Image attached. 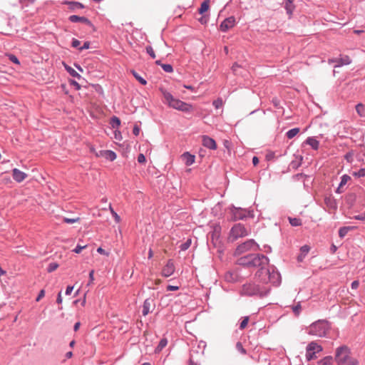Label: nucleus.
<instances>
[{
  "mask_svg": "<svg viewBox=\"0 0 365 365\" xmlns=\"http://www.w3.org/2000/svg\"><path fill=\"white\" fill-rule=\"evenodd\" d=\"M13 178L17 182L23 181V172L14 168L13 170Z\"/></svg>",
  "mask_w": 365,
  "mask_h": 365,
  "instance_id": "a878e982",
  "label": "nucleus"
},
{
  "mask_svg": "<svg viewBox=\"0 0 365 365\" xmlns=\"http://www.w3.org/2000/svg\"><path fill=\"white\" fill-rule=\"evenodd\" d=\"M322 351V346L315 341L308 344L306 348V359L311 361L317 357L316 354Z\"/></svg>",
  "mask_w": 365,
  "mask_h": 365,
  "instance_id": "1a4fd4ad",
  "label": "nucleus"
},
{
  "mask_svg": "<svg viewBox=\"0 0 365 365\" xmlns=\"http://www.w3.org/2000/svg\"><path fill=\"white\" fill-rule=\"evenodd\" d=\"M166 289L168 291H177L179 289V287L174 285H168Z\"/></svg>",
  "mask_w": 365,
  "mask_h": 365,
  "instance_id": "4d7b16f0",
  "label": "nucleus"
},
{
  "mask_svg": "<svg viewBox=\"0 0 365 365\" xmlns=\"http://www.w3.org/2000/svg\"><path fill=\"white\" fill-rule=\"evenodd\" d=\"M247 230L242 224L238 223L235 225L230 230V237L237 240L239 237L247 236Z\"/></svg>",
  "mask_w": 365,
  "mask_h": 365,
  "instance_id": "9d476101",
  "label": "nucleus"
},
{
  "mask_svg": "<svg viewBox=\"0 0 365 365\" xmlns=\"http://www.w3.org/2000/svg\"><path fill=\"white\" fill-rule=\"evenodd\" d=\"M78 220H79L78 217H77V218H68V217L63 218V222L67 224H73L74 222H78Z\"/></svg>",
  "mask_w": 365,
  "mask_h": 365,
  "instance_id": "49530a36",
  "label": "nucleus"
},
{
  "mask_svg": "<svg viewBox=\"0 0 365 365\" xmlns=\"http://www.w3.org/2000/svg\"><path fill=\"white\" fill-rule=\"evenodd\" d=\"M305 143L310 145L314 150H317L319 149V141L314 137H308L305 140Z\"/></svg>",
  "mask_w": 365,
  "mask_h": 365,
  "instance_id": "6ab92c4d",
  "label": "nucleus"
},
{
  "mask_svg": "<svg viewBox=\"0 0 365 365\" xmlns=\"http://www.w3.org/2000/svg\"><path fill=\"white\" fill-rule=\"evenodd\" d=\"M237 347L238 348V349L242 353V354H245L246 353V351L245 349L242 347L241 343L238 342L237 344Z\"/></svg>",
  "mask_w": 365,
  "mask_h": 365,
  "instance_id": "680f3d73",
  "label": "nucleus"
},
{
  "mask_svg": "<svg viewBox=\"0 0 365 365\" xmlns=\"http://www.w3.org/2000/svg\"><path fill=\"white\" fill-rule=\"evenodd\" d=\"M68 20L72 23L81 22V23H83V24L88 25V26H91V27L93 26V24L91 23V21L88 19H87L86 17H84V16H79L77 15H71L68 17Z\"/></svg>",
  "mask_w": 365,
  "mask_h": 365,
  "instance_id": "4468645a",
  "label": "nucleus"
},
{
  "mask_svg": "<svg viewBox=\"0 0 365 365\" xmlns=\"http://www.w3.org/2000/svg\"><path fill=\"white\" fill-rule=\"evenodd\" d=\"M103 153L104 154V158L110 161H113L117 158L116 153L110 150H106Z\"/></svg>",
  "mask_w": 365,
  "mask_h": 365,
  "instance_id": "5701e85b",
  "label": "nucleus"
},
{
  "mask_svg": "<svg viewBox=\"0 0 365 365\" xmlns=\"http://www.w3.org/2000/svg\"><path fill=\"white\" fill-rule=\"evenodd\" d=\"M145 161H146L145 156L143 153L139 154L138 156V162L139 163H145Z\"/></svg>",
  "mask_w": 365,
  "mask_h": 365,
  "instance_id": "3c124183",
  "label": "nucleus"
},
{
  "mask_svg": "<svg viewBox=\"0 0 365 365\" xmlns=\"http://www.w3.org/2000/svg\"><path fill=\"white\" fill-rule=\"evenodd\" d=\"M270 289L269 286L264 285L255 278V282L245 284L242 286L241 294L249 297L257 296L264 297L269 294Z\"/></svg>",
  "mask_w": 365,
  "mask_h": 365,
  "instance_id": "f03ea898",
  "label": "nucleus"
},
{
  "mask_svg": "<svg viewBox=\"0 0 365 365\" xmlns=\"http://www.w3.org/2000/svg\"><path fill=\"white\" fill-rule=\"evenodd\" d=\"M212 105L216 109H218L222 106L223 101L221 98H217L212 102Z\"/></svg>",
  "mask_w": 365,
  "mask_h": 365,
  "instance_id": "ea45409f",
  "label": "nucleus"
},
{
  "mask_svg": "<svg viewBox=\"0 0 365 365\" xmlns=\"http://www.w3.org/2000/svg\"><path fill=\"white\" fill-rule=\"evenodd\" d=\"M64 4H68L69 6L68 8L72 11L82 9L84 8V6L81 3L77 1H65Z\"/></svg>",
  "mask_w": 365,
  "mask_h": 365,
  "instance_id": "412c9836",
  "label": "nucleus"
},
{
  "mask_svg": "<svg viewBox=\"0 0 365 365\" xmlns=\"http://www.w3.org/2000/svg\"><path fill=\"white\" fill-rule=\"evenodd\" d=\"M301 309H302V307H301V304L299 302L297 304L292 307V311L296 316L299 315Z\"/></svg>",
  "mask_w": 365,
  "mask_h": 365,
  "instance_id": "79ce46f5",
  "label": "nucleus"
},
{
  "mask_svg": "<svg viewBox=\"0 0 365 365\" xmlns=\"http://www.w3.org/2000/svg\"><path fill=\"white\" fill-rule=\"evenodd\" d=\"M272 103L276 108H280V101L278 98H273L272 100Z\"/></svg>",
  "mask_w": 365,
  "mask_h": 365,
  "instance_id": "8fccbe9b",
  "label": "nucleus"
},
{
  "mask_svg": "<svg viewBox=\"0 0 365 365\" xmlns=\"http://www.w3.org/2000/svg\"><path fill=\"white\" fill-rule=\"evenodd\" d=\"M80 44H81L80 41H78L76 38H73L72 42H71L72 47H73V48H78Z\"/></svg>",
  "mask_w": 365,
  "mask_h": 365,
  "instance_id": "603ef678",
  "label": "nucleus"
},
{
  "mask_svg": "<svg viewBox=\"0 0 365 365\" xmlns=\"http://www.w3.org/2000/svg\"><path fill=\"white\" fill-rule=\"evenodd\" d=\"M73 286H68V287H66V292H65V294H66V295H69V294H71V292H73Z\"/></svg>",
  "mask_w": 365,
  "mask_h": 365,
  "instance_id": "052dcab7",
  "label": "nucleus"
},
{
  "mask_svg": "<svg viewBox=\"0 0 365 365\" xmlns=\"http://www.w3.org/2000/svg\"><path fill=\"white\" fill-rule=\"evenodd\" d=\"M352 175L357 178H362L365 176V168H361L358 171L353 172Z\"/></svg>",
  "mask_w": 365,
  "mask_h": 365,
  "instance_id": "58836bf2",
  "label": "nucleus"
},
{
  "mask_svg": "<svg viewBox=\"0 0 365 365\" xmlns=\"http://www.w3.org/2000/svg\"><path fill=\"white\" fill-rule=\"evenodd\" d=\"M248 322H249V317H245L243 318L242 321L240 322V329H245L247 327Z\"/></svg>",
  "mask_w": 365,
  "mask_h": 365,
  "instance_id": "c03bdc74",
  "label": "nucleus"
},
{
  "mask_svg": "<svg viewBox=\"0 0 365 365\" xmlns=\"http://www.w3.org/2000/svg\"><path fill=\"white\" fill-rule=\"evenodd\" d=\"M175 272V266L171 259H169L167 264L162 269V275L165 277L171 276Z\"/></svg>",
  "mask_w": 365,
  "mask_h": 365,
  "instance_id": "ddd939ff",
  "label": "nucleus"
},
{
  "mask_svg": "<svg viewBox=\"0 0 365 365\" xmlns=\"http://www.w3.org/2000/svg\"><path fill=\"white\" fill-rule=\"evenodd\" d=\"M337 62V64L335 67H340L344 65H349L351 63V61L348 56H345L339 59H329V63Z\"/></svg>",
  "mask_w": 365,
  "mask_h": 365,
  "instance_id": "f3484780",
  "label": "nucleus"
},
{
  "mask_svg": "<svg viewBox=\"0 0 365 365\" xmlns=\"http://www.w3.org/2000/svg\"><path fill=\"white\" fill-rule=\"evenodd\" d=\"M309 251V247L308 245H304L301 247V252L307 254Z\"/></svg>",
  "mask_w": 365,
  "mask_h": 365,
  "instance_id": "bf43d9fd",
  "label": "nucleus"
},
{
  "mask_svg": "<svg viewBox=\"0 0 365 365\" xmlns=\"http://www.w3.org/2000/svg\"><path fill=\"white\" fill-rule=\"evenodd\" d=\"M183 160H185V163L187 166H190L195 163V157L193 155H191L188 152H186L182 155Z\"/></svg>",
  "mask_w": 365,
  "mask_h": 365,
  "instance_id": "aec40b11",
  "label": "nucleus"
},
{
  "mask_svg": "<svg viewBox=\"0 0 365 365\" xmlns=\"http://www.w3.org/2000/svg\"><path fill=\"white\" fill-rule=\"evenodd\" d=\"M139 133H140V128L138 127V126H134L133 128V133L135 135H139Z\"/></svg>",
  "mask_w": 365,
  "mask_h": 365,
  "instance_id": "69168bd1",
  "label": "nucleus"
},
{
  "mask_svg": "<svg viewBox=\"0 0 365 365\" xmlns=\"http://www.w3.org/2000/svg\"><path fill=\"white\" fill-rule=\"evenodd\" d=\"M87 247V245H81L78 244L76 247L74 248L73 252L76 254L80 253L83 249H85Z\"/></svg>",
  "mask_w": 365,
  "mask_h": 365,
  "instance_id": "a18cd8bd",
  "label": "nucleus"
},
{
  "mask_svg": "<svg viewBox=\"0 0 365 365\" xmlns=\"http://www.w3.org/2000/svg\"><path fill=\"white\" fill-rule=\"evenodd\" d=\"M28 172H24V180L27 178H29V180H34L36 181H39L40 179H43L42 175L35 169H32L29 170L27 169Z\"/></svg>",
  "mask_w": 365,
  "mask_h": 365,
  "instance_id": "2eb2a0df",
  "label": "nucleus"
},
{
  "mask_svg": "<svg viewBox=\"0 0 365 365\" xmlns=\"http://www.w3.org/2000/svg\"><path fill=\"white\" fill-rule=\"evenodd\" d=\"M232 219L234 221L244 220L247 218H254L255 214L252 209H244L232 205L230 207Z\"/></svg>",
  "mask_w": 365,
  "mask_h": 365,
  "instance_id": "0eeeda50",
  "label": "nucleus"
},
{
  "mask_svg": "<svg viewBox=\"0 0 365 365\" xmlns=\"http://www.w3.org/2000/svg\"><path fill=\"white\" fill-rule=\"evenodd\" d=\"M116 223H119L121 220L120 217L118 215V213L115 210H112L111 213Z\"/></svg>",
  "mask_w": 365,
  "mask_h": 365,
  "instance_id": "09e8293b",
  "label": "nucleus"
},
{
  "mask_svg": "<svg viewBox=\"0 0 365 365\" xmlns=\"http://www.w3.org/2000/svg\"><path fill=\"white\" fill-rule=\"evenodd\" d=\"M64 68L66 71L73 77L77 78L78 79H80L81 78V76L72 67L67 64H64Z\"/></svg>",
  "mask_w": 365,
  "mask_h": 365,
  "instance_id": "4be33fe9",
  "label": "nucleus"
},
{
  "mask_svg": "<svg viewBox=\"0 0 365 365\" xmlns=\"http://www.w3.org/2000/svg\"><path fill=\"white\" fill-rule=\"evenodd\" d=\"M329 329L330 325L328 321L325 319H319L311 324L307 328V333L309 335L316 337H324Z\"/></svg>",
  "mask_w": 365,
  "mask_h": 365,
  "instance_id": "423d86ee",
  "label": "nucleus"
},
{
  "mask_svg": "<svg viewBox=\"0 0 365 365\" xmlns=\"http://www.w3.org/2000/svg\"><path fill=\"white\" fill-rule=\"evenodd\" d=\"M110 124L113 128H118L120 125V120L116 116H113L110 118Z\"/></svg>",
  "mask_w": 365,
  "mask_h": 365,
  "instance_id": "c85d7f7f",
  "label": "nucleus"
},
{
  "mask_svg": "<svg viewBox=\"0 0 365 365\" xmlns=\"http://www.w3.org/2000/svg\"><path fill=\"white\" fill-rule=\"evenodd\" d=\"M235 278L236 276L232 272H228L225 274V279L227 282L235 281Z\"/></svg>",
  "mask_w": 365,
  "mask_h": 365,
  "instance_id": "e433bc0d",
  "label": "nucleus"
},
{
  "mask_svg": "<svg viewBox=\"0 0 365 365\" xmlns=\"http://www.w3.org/2000/svg\"><path fill=\"white\" fill-rule=\"evenodd\" d=\"M154 306L153 300L151 299H146L143 304L142 313L143 316L148 315L151 312V307Z\"/></svg>",
  "mask_w": 365,
  "mask_h": 365,
  "instance_id": "a211bd4d",
  "label": "nucleus"
},
{
  "mask_svg": "<svg viewBox=\"0 0 365 365\" xmlns=\"http://www.w3.org/2000/svg\"><path fill=\"white\" fill-rule=\"evenodd\" d=\"M160 91L163 96L165 103L170 108L187 113L192 110V105L175 98L170 92L163 88H160Z\"/></svg>",
  "mask_w": 365,
  "mask_h": 365,
  "instance_id": "20e7f679",
  "label": "nucleus"
},
{
  "mask_svg": "<svg viewBox=\"0 0 365 365\" xmlns=\"http://www.w3.org/2000/svg\"><path fill=\"white\" fill-rule=\"evenodd\" d=\"M259 250V245L252 239L247 240L245 242L240 244L235 251V255H241L247 252H255Z\"/></svg>",
  "mask_w": 365,
  "mask_h": 365,
  "instance_id": "6e6552de",
  "label": "nucleus"
},
{
  "mask_svg": "<svg viewBox=\"0 0 365 365\" xmlns=\"http://www.w3.org/2000/svg\"><path fill=\"white\" fill-rule=\"evenodd\" d=\"M145 50H146V53L152 58H155V53L154 52V50L152 46H146L145 48Z\"/></svg>",
  "mask_w": 365,
  "mask_h": 365,
  "instance_id": "a19ab883",
  "label": "nucleus"
},
{
  "mask_svg": "<svg viewBox=\"0 0 365 365\" xmlns=\"http://www.w3.org/2000/svg\"><path fill=\"white\" fill-rule=\"evenodd\" d=\"M132 74L135 77V78L142 85L145 86L147 84V81L140 76L136 71L134 70L131 71Z\"/></svg>",
  "mask_w": 365,
  "mask_h": 365,
  "instance_id": "c756f323",
  "label": "nucleus"
},
{
  "mask_svg": "<svg viewBox=\"0 0 365 365\" xmlns=\"http://www.w3.org/2000/svg\"><path fill=\"white\" fill-rule=\"evenodd\" d=\"M58 267V264L56 262H51L48 267H47V272H52L55 271Z\"/></svg>",
  "mask_w": 365,
  "mask_h": 365,
  "instance_id": "4c0bfd02",
  "label": "nucleus"
},
{
  "mask_svg": "<svg viewBox=\"0 0 365 365\" xmlns=\"http://www.w3.org/2000/svg\"><path fill=\"white\" fill-rule=\"evenodd\" d=\"M252 163L254 165H257L259 163V159L257 156L252 158Z\"/></svg>",
  "mask_w": 365,
  "mask_h": 365,
  "instance_id": "774afa93",
  "label": "nucleus"
},
{
  "mask_svg": "<svg viewBox=\"0 0 365 365\" xmlns=\"http://www.w3.org/2000/svg\"><path fill=\"white\" fill-rule=\"evenodd\" d=\"M162 68L165 72L167 73H172L173 71V68L170 64L163 63V65H162Z\"/></svg>",
  "mask_w": 365,
  "mask_h": 365,
  "instance_id": "37998d69",
  "label": "nucleus"
},
{
  "mask_svg": "<svg viewBox=\"0 0 365 365\" xmlns=\"http://www.w3.org/2000/svg\"><path fill=\"white\" fill-rule=\"evenodd\" d=\"M235 24V18L230 16L225 19L220 24V29L223 32H226L230 29L232 28Z\"/></svg>",
  "mask_w": 365,
  "mask_h": 365,
  "instance_id": "f8f14e48",
  "label": "nucleus"
},
{
  "mask_svg": "<svg viewBox=\"0 0 365 365\" xmlns=\"http://www.w3.org/2000/svg\"><path fill=\"white\" fill-rule=\"evenodd\" d=\"M70 83H71V85H73L75 87V88L76 90H80L81 89V86H80V84L77 81H76L74 80H71L70 81Z\"/></svg>",
  "mask_w": 365,
  "mask_h": 365,
  "instance_id": "6e6d98bb",
  "label": "nucleus"
},
{
  "mask_svg": "<svg viewBox=\"0 0 365 365\" xmlns=\"http://www.w3.org/2000/svg\"><path fill=\"white\" fill-rule=\"evenodd\" d=\"M44 296H45V291H44V289H41L39 292V293L36 299V301L39 302Z\"/></svg>",
  "mask_w": 365,
  "mask_h": 365,
  "instance_id": "5fc2aeb1",
  "label": "nucleus"
},
{
  "mask_svg": "<svg viewBox=\"0 0 365 365\" xmlns=\"http://www.w3.org/2000/svg\"><path fill=\"white\" fill-rule=\"evenodd\" d=\"M359 282L357 280H354L351 282V287L352 289H356L359 287Z\"/></svg>",
  "mask_w": 365,
  "mask_h": 365,
  "instance_id": "13d9d810",
  "label": "nucleus"
},
{
  "mask_svg": "<svg viewBox=\"0 0 365 365\" xmlns=\"http://www.w3.org/2000/svg\"><path fill=\"white\" fill-rule=\"evenodd\" d=\"M90 48V42L89 41H85L83 43V45L81 46V47H79L78 49L79 51H83V50H85V49H88Z\"/></svg>",
  "mask_w": 365,
  "mask_h": 365,
  "instance_id": "864d4df0",
  "label": "nucleus"
},
{
  "mask_svg": "<svg viewBox=\"0 0 365 365\" xmlns=\"http://www.w3.org/2000/svg\"><path fill=\"white\" fill-rule=\"evenodd\" d=\"M354 219L358 220H364L365 215L361 214V215H356V216H354Z\"/></svg>",
  "mask_w": 365,
  "mask_h": 365,
  "instance_id": "0e129e2a",
  "label": "nucleus"
},
{
  "mask_svg": "<svg viewBox=\"0 0 365 365\" xmlns=\"http://www.w3.org/2000/svg\"><path fill=\"white\" fill-rule=\"evenodd\" d=\"M299 128H292L287 132L286 136L287 137V138L292 139L295 135H297L299 133Z\"/></svg>",
  "mask_w": 365,
  "mask_h": 365,
  "instance_id": "cd10ccee",
  "label": "nucleus"
},
{
  "mask_svg": "<svg viewBox=\"0 0 365 365\" xmlns=\"http://www.w3.org/2000/svg\"><path fill=\"white\" fill-rule=\"evenodd\" d=\"M356 111L361 117H365V106L362 103L356 106Z\"/></svg>",
  "mask_w": 365,
  "mask_h": 365,
  "instance_id": "7c9ffc66",
  "label": "nucleus"
},
{
  "mask_svg": "<svg viewBox=\"0 0 365 365\" xmlns=\"http://www.w3.org/2000/svg\"><path fill=\"white\" fill-rule=\"evenodd\" d=\"M288 220L290 225L293 227H297L302 225V220L300 218L289 217Z\"/></svg>",
  "mask_w": 365,
  "mask_h": 365,
  "instance_id": "473e14b6",
  "label": "nucleus"
},
{
  "mask_svg": "<svg viewBox=\"0 0 365 365\" xmlns=\"http://www.w3.org/2000/svg\"><path fill=\"white\" fill-rule=\"evenodd\" d=\"M190 245H191V240L188 239L186 240V242L182 243L180 245V249L181 251H185L190 247Z\"/></svg>",
  "mask_w": 365,
  "mask_h": 365,
  "instance_id": "c9c22d12",
  "label": "nucleus"
},
{
  "mask_svg": "<svg viewBox=\"0 0 365 365\" xmlns=\"http://www.w3.org/2000/svg\"><path fill=\"white\" fill-rule=\"evenodd\" d=\"M114 133H115V138L116 140H121L122 137H121L120 133L119 131L115 130L114 132Z\"/></svg>",
  "mask_w": 365,
  "mask_h": 365,
  "instance_id": "338daca9",
  "label": "nucleus"
},
{
  "mask_svg": "<svg viewBox=\"0 0 365 365\" xmlns=\"http://www.w3.org/2000/svg\"><path fill=\"white\" fill-rule=\"evenodd\" d=\"M62 301H63V299H62V297H61V292H60L58 295H57V299H56V302L58 304H61L62 303Z\"/></svg>",
  "mask_w": 365,
  "mask_h": 365,
  "instance_id": "e2e57ef3",
  "label": "nucleus"
},
{
  "mask_svg": "<svg viewBox=\"0 0 365 365\" xmlns=\"http://www.w3.org/2000/svg\"><path fill=\"white\" fill-rule=\"evenodd\" d=\"M324 204L331 210L336 211L338 208L337 200L331 195H329L324 197Z\"/></svg>",
  "mask_w": 365,
  "mask_h": 365,
  "instance_id": "9b49d317",
  "label": "nucleus"
},
{
  "mask_svg": "<svg viewBox=\"0 0 365 365\" xmlns=\"http://www.w3.org/2000/svg\"><path fill=\"white\" fill-rule=\"evenodd\" d=\"M351 180V177L346 174L343 175L341 177V181L339 182L340 187H344L349 180Z\"/></svg>",
  "mask_w": 365,
  "mask_h": 365,
  "instance_id": "f704fd0d",
  "label": "nucleus"
},
{
  "mask_svg": "<svg viewBox=\"0 0 365 365\" xmlns=\"http://www.w3.org/2000/svg\"><path fill=\"white\" fill-rule=\"evenodd\" d=\"M334 360L338 365H358L359 361L350 356V349L346 345L336 348Z\"/></svg>",
  "mask_w": 365,
  "mask_h": 365,
  "instance_id": "39448f33",
  "label": "nucleus"
},
{
  "mask_svg": "<svg viewBox=\"0 0 365 365\" xmlns=\"http://www.w3.org/2000/svg\"><path fill=\"white\" fill-rule=\"evenodd\" d=\"M256 279L265 286H267L268 283L279 286L281 283V275L274 267L259 269L256 272Z\"/></svg>",
  "mask_w": 365,
  "mask_h": 365,
  "instance_id": "f257e3e1",
  "label": "nucleus"
},
{
  "mask_svg": "<svg viewBox=\"0 0 365 365\" xmlns=\"http://www.w3.org/2000/svg\"><path fill=\"white\" fill-rule=\"evenodd\" d=\"M209 9V0L204 1L200 7L198 9V12L200 14H202L205 11H207Z\"/></svg>",
  "mask_w": 365,
  "mask_h": 365,
  "instance_id": "2f4dec72",
  "label": "nucleus"
},
{
  "mask_svg": "<svg viewBox=\"0 0 365 365\" xmlns=\"http://www.w3.org/2000/svg\"><path fill=\"white\" fill-rule=\"evenodd\" d=\"M9 60L11 62H13V63H14L16 64H18V65L20 64V62H19V59L17 58V57L16 56H14L13 54H9Z\"/></svg>",
  "mask_w": 365,
  "mask_h": 365,
  "instance_id": "de8ad7c7",
  "label": "nucleus"
},
{
  "mask_svg": "<svg viewBox=\"0 0 365 365\" xmlns=\"http://www.w3.org/2000/svg\"><path fill=\"white\" fill-rule=\"evenodd\" d=\"M167 344H168V340L165 338L160 339V341L156 348V351H160L164 347L166 346Z\"/></svg>",
  "mask_w": 365,
  "mask_h": 365,
  "instance_id": "72a5a7b5",
  "label": "nucleus"
},
{
  "mask_svg": "<svg viewBox=\"0 0 365 365\" xmlns=\"http://www.w3.org/2000/svg\"><path fill=\"white\" fill-rule=\"evenodd\" d=\"M269 258L262 254H250L238 259L240 265L246 267H266L269 264Z\"/></svg>",
  "mask_w": 365,
  "mask_h": 365,
  "instance_id": "7ed1b4c3",
  "label": "nucleus"
},
{
  "mask_svg": "<svg viewBox=\"0 0 365 365\" xmlns=\"http://www.w3.org/2000/svg\"><path fill=\"white\" fill-rule=\"evenodd\" d=\"M284 9L287 11V14L289 15V17L291 18L294 9L293 3H289V1H285Z\"/></svg>",
  "mask_w": 365,
  "mask_h": 365,
  "instance_id": "bb28decb",
  "label": "nucleus"
},
{
  "mask_svg": "<svg viewBox=\"0 0 365 365\" xmlns=\"http://www.w3.org/2000/svg\"><path fill=\"white\" fill-rule=\"evenodd\" d=\"M353 229L354 227L351 226L341 227L339 230V236L340 237V238H344L347 235V233L350 230H352Z\"/></svg>",
  "mask_w": 365,
  "mask_h": 365,
  "instance_id": "b1692460",
  "label": "nucleus"
},
{
  "mask_svg": "<svg viewBox=\"0 0 365 365\" xmlns=\"http://www.w3.org/2000/svg\"><path fill=\"white\" fill-rule=\"evenodd\" d=\"M202 145L210 150H215L217 148L215 140L207 135L202 136Z\"/></svg>",
  "mask_w": 365,
  "mask_h": 365,
  "instance_id": "dca6fc26",
  "label": "nucleus"
},
{
  "mask_svg": "<svg viewBox=\"0 0 365 365\" xmlns=\"http://www.w3.org/2000/svg\"><path fill=\"white\" fill-rule=\"evenodd\" d=\"M334 361V358L331 356H327L318 361V365H331Z\"/></svg>",
  "mask_w": 365,
  "mask_h": 365,
  "instance_id": "393cba45",
  "label": "nucleus"
}]
</instances>
